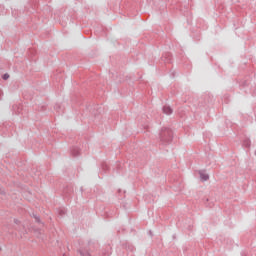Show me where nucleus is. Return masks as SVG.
Instances as JSON below:
<instances>
[{
	"instance_id": "f257e3e1",
	"label": "nucleus",
	"mask_w": 256,
	"mask_h": 256,
	"mask_svg": "<svg viewBox=\"0 0 256 256\" xmlns=\"http://www.w3.org/2000/svg\"><path fill=\"white\" fill-rule=\"evenodd\" d=\"M160 145H171L173 143V130L169 127H162L158 134Z\"/></svg>"
},
{
	"instance_id": "f03ea898",
	"label": "nucleus",
	"mask_w": 256,
	"mask_h": 256,
	"mask_svg": "<svg viewBox=\"0 0 256 256\" xmlns=\"http://www.w3.org/2000/svg\"><path fill=\"white\" fill-rule=\"evenodd\" d=\"M161 61H163V63H173V54H171V52L164 53L161 57Z\"/></svg>"
},
{
	"instance_id": "7ed1b4c3",
	"label": "nucleus",
	"mask_w": 256,
	"mask_h": 256,
	"mask_svg": "<svg viewBox=\"0 0 256 256\" xmlns=\"http://www.w3.org/2000/svg\"><path fill=\"white\" fill-rule=\"evenodd\" d=\"M122 249H125L126 251H130V253H133L135 251V246L129 242H122Z\"/></svg>"
},
{
	"instance_id": "20e7f679",
	"label": "nucleus",
	"mask_w": 256,
	"mask_h": 256,
	"mask_svg": "<svg viewBox=\"0 0 256 256\" xmlns=\"http://www.w3.org/2000/svg\"><path fill=\"white\" fill-rule=\"evenodd\" d=\"M63 195L66 197V199H70L71 195H73V187L67 186L64 188Z\"/></svg>"
},
{
	"instance_id": "39448f33",
	"label": "nucleus",
	"mask_w": 256,
	"mask_h": 256,
	"mask_svg": "<svg viewBox=\"0 0 256 256\" xmlns=\"http://www.w3.org/2000/svg\"><path fill=\"white\" fill-rule=\"evenodd\" d=\"M199 176L201 181H209V174L205 173V170H199Z\"/></svg>"
},
{
	"instance_id": "423d86ee",
	"label": "nucleus",
	"mask_w": 256,
	"mask_h": 256,
	"mask_svg": "<svg viewBox=\"0 0 256 256\" xmlns=\"http://www.w3.org/2000/svg\"><path fill=\"white\" fill-rule=\"evenodd\" d=\"M162 111H163V113H164L165 115H171V114H173V108H171V106H169V105L163 106Z\"/></svg>"
},
{
	"instance_id": "0eeeda50",
	"label": "nucleus",
	"mask_w": 256,
	"mask_h": 256,
	"mask_svg": "<svg viewBox=\"0 0 256 256\" xmlns=\"http://www.w3.org/2000/svg\"><path fill=\"white\" fill-rule=\"evenodd\" d=\"M243 147H246V149H250L251 147V139L245 138L242 142Z\"/></svg>"
},
{
	"instance_id": "6e6552de",
	"label": "nucleus",
	"mask_w": 256,
	"mask_h": 256,
	"mask_svg": "<svg viewBox=\"0 0 256 256\" xmlns=\"http://www.w3.org/2000/svg\"><path fill=\"white\" fill-rule=\"evenodd\" d=\"M71 155H72L73 157H79V155H80V150H79V148L73 147V148L71 149Z\"/></svg>"
},
{
	"instance_id": "1a4fd4ad",
	"label": "nucleus",
	"mask_w": 256,
	"mask_h": 256,
	"mask_svg": "<svg viewBox=\"0 0 256 256\" xmlns=\"http://www.w3.org/2000/svg\"><path fill=\"white\" fill-rule=\"evenodd\" d=\"M79 253L81 256H91V253H89V250L80 249Z\"/></svg>"
},
{
	"instance_id": "9d476101",
	"label": "nucleus",
	"mask_w": 256,
	"mask_h": 256,
	"mask_svg": "<svg viewBox=\"0 0 256 256\" xmlns=\"http://www.w3.org/2000/svg\"><path fill=\"white\" fill-rule=\"evenodd\" d=\"M31 217H33L36 221V223H42L41 222V217H39L37 214H35L34 212L31 214Z\"/></svg>"
},
{
	"instance_id": "9b49d317",
	"label": "nucleus",
	"mask_w": 256,
	"mask_h": 256,
	"mask_svg": "<svg viewBox=\"0 0 256 256\" xmlns=\"http://www.w3.org/2000/svg\"><path fill=\"white\" fill-rule=\"evenodd\" d=\"M2 79L4 81H7V79H9V74L8 73H5L4 75H2Z\"/></svg>"
},
{
	"instance_id": "f8f14e48",
	"label": "nucleus",
	"mask_w": 256,
	"mask_h": 256,
	"mask_svg": "<svg viewBox=\"0 0 256 256\" xmlns=\"http://www.w3.org/2000/svg\"><path fill=\"white\" fill-rule=\"evenodd\" d=\"M251 93L253 97L256 96V86L254 88H251Z\"/></svg>"
},
{
	"instance_id": "ddd939ff",
	"label": "nucleus",
	"mask_w": 256,
	"mask_h": 256,
	"mask_svg": "<svg viewBox=\"0 0 256 256\" xmlns=\"http://www.w3.org/2000/svg\"><path fill=\"white\" fill-rule=\"evenodd\" d=\"M204 99H207V102H205V105H207V103H209V99H211V97L206 95V96H204Z\"/></svg>"
},
{
	"instance_id": "4468645a",
	"label": "nucleus",
	"mask_w": 256,
	"mask_h": 256,
	"mask_svg": "<svg viewBox=\"0 0 256 256\" xmlns=\"http://www.w3.org/2000/svg\"><path fill=\"white\" fill-rule=\"evenodd\" d=\"M54 109L57 110V111H59V109H61V106H60L59 104H56V105L54 106Z\"/></svg>"
},
{
	"instance_id": "2eb2a0df",
	"label": "nucleus",
	"mask_w": 256,
	"mask_h": 256,
	"mask_svg": "<svg viewBox=\"0 0 256 256\" xmlns=\"http://www.w3.org/2000/svg\"><path fill=\"white\" fill-rule=\"evenodd\" d=\"M59 215H61V217H63V215H65V210H59Z\"/></svg>"
},
{
	"instance_id": "dca6fc26",
	"label": "nucleus",
	"mask_w": 256,
	"mask_h": 256,
	"mask_svg": "<svg viewBox=\"0 0 256 256\" xmlns=\"http://www.w3.org/2000/svg\"><path fill=\"white\" fill-rule=\"evenodd\" d=\"M102 167H103V169H105V170L109 169V166H107V164H102Z\"/></svg>"
},
{
	"instance_id": "f3484780",
	"label": "nucleus",
	"mask_w": 256,
	"mask_h": 256,
	"mask_svg": "<svg viewBox=\"0 0 256 256\" xmlns=\"http://www.w3.org/2000/svg\"><path fill=\"white\" fill-rule=\"evenodd\" d=\"M14 223H15L16 225H19L21 222H20L18 219H14Z\"/></svg>"
},
{
	"instance_id": "a211bd4d",
	"label": "nucleus",
	"mask_w": 256,
	"mask_h": 256,
	"mask_svg": "<svg viewBox=\"0 0 256 256\" xmlns=\"http://www.w3.org/2000/svg\"><path fill=\"white\" fill-rule=\"evenodd\" d=\"M88 245H89V247H91V245H93V242H89Z\"/></svg>"
},
{
	"instance_id": "6ab92c4d",
	"label": "nucleus",
	"mask_w": 256,
	"mask_h": 256,
	"mask_svg": "<svg viewBox=\"0 0 256 256\" xmlns=\"http://www.w3.org/2000/svg\"><path fill=\"white\" fill-rule=\"evenodd\" d=\"M118 193L121 194V189H118Z\"/></svg>"
},
{
	"instance_id": "aec40b11",
	"label": "nucleus",
	"mask_w": 256,
	"mask_h": 256,
	"mask_svg": "<svg viewBox=\"0 0 256 256\" xmlns=\"http://www.w3.org/2000/svg\"><path fill=\"white\" fill-rule=\"evenodd\" d=\"M63 256H65V254Z\"/></svg>"
}]
</instances>
